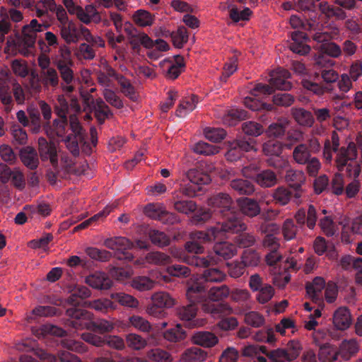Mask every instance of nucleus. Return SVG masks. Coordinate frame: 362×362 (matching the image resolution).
I'll return each mask as SVG.
<instances>
[{
	"label": "nucleus",
	"instance_id": "79ce46f5",
	"mask_svg": "<svg viewBox=\"0 0 362 362\" xmlns=\"http://www.w3.org/2000/svg\"><path fill=\"white\" fill-rule=\"evenodd\" d=\"M68 129V119L67 117H59V118L54 119L52 125V132H49L46 130L48 136H53L55 134L58 137H64L67 133Z\"/></svg>",
	"mask_w": 362,
	"mask_h": 362
},
{
	"label": "nucleus",
	"instance_id": "bf43d9fd",
	"mask_svg": "<svg viewBox=\"0 0 362 362\" xmlns=\"http://www.w3.org/2000/svg\"><path fill=\"white\" fill-rule=\"evenodd\" d=\"M103 88V95L106 102L117 109L122 108L124 107L123 102L117 93L110 87Z\"/></svg>",
	"mask_w": 362,
	"mask_h": 362
},
{
	"label": "nucleus",
	"instance_id": "f8f14e48",
	"mask_svg": "<svg viewBox=\"0 0 362 362\" xmlns=\"http://www.w3.org/2000/svg\"><path fill=\"white\" fill-rule=\"evenodd\" d=\"M97 81L103 87H111L113 85V79L117 81V78L122 75L116 71L107 62L101 64L100 69L96 72Z\"/></svg>",
	"mask_w": 362,
	"mask_h": 362
},
{
	"label": "nucleus",
	"instance_id": "a878e982",
	"mask_svg": "<svg viewBox=\"0 0 362 362\" xmlns=\"http://www.w3.org/2000/svg\"><path fill=\"white\" fill-rule=\"evenodd\" d=\"M214 252L216 255L223 259H229L237 255L238 250L235 245L228 242H223L216 243L214 246Z\"/></svg>",
	"mask_w": 362,
	"mask_h": 362
},
{
	"label": "nucleus",
	"instance_id": "680f3d73",
	"mask_svg": "<svg viewBox=\"0 0 362 362\" xmlns=\"http://www.w3.org/2000/svg\"><path fill=\"white\" fill-rule=\"evenodd\" d=\"M85 138H78L76 135H68L63 139L68 150L74 156L79 153V143L83 142Z\"/></svg>",
	"mask_w": 362,
	"mask_h": 362
},
{
	"label": "nucleus",
	"instance_id": "7c9ffc66",
	"mask_svg": "<svg viewBox=\"0 0 362 362\" xmlns=\"http://www.w3.org/2000/svg\"><path fill=\"white\" fill-rule=\"evenodd\" d=\"M155 280L146 276H137L132 279L131 286L139 291H147L155 288Z\"/></svg>",
	"mask_w": 362,
	"mask_h": 362
},
{
	"label": "nucleus",
	"instance_id": "6e6552de",
	"mask_svg": "<svg viewBox=\"0 0 362 362\" xmlns=\"http://www.w3.org/2000/svg\"><path fill=\"white\" fill-rule=\"evenodd\" d=\"M104 245L108 249L117 252V258L119 259H125L132 261L134 256L132 253L124 252L134 247V243L125 237H114L107 238L104 241Z\"/></svg>",
	"mask_w": 362,
	"mask_h": 362
},
{
	"label": "nucleus",
	"instance_id": "774afa93",
	"mask_svg": "<svg viewBox=\"0 0 362 362\" xmlns=\"http://www.w3.org/2000/svg\"><path fill=\"white\" fill-rule=\"evenodd\" d=\"M268 358L270 362H292V359L284 349H276L269 351Z\"/></svg>",
	"mask_w": 362,
	"mask_h": 362
},
{
	"label": "nucleus",
	"instance_id": "393cba45",
	"mask_svg": "<svg viewBox=\"0 0 362 362\" xmlns=\"http://www.w3.org/2000/svg\"><path fill=\"white\" fill-rule=\"evenodd\" d=\"M83 306L95 310V311L107 313L109 310L116 309V305L110 299L100 298L90 301H86Z\"/></svg>",
	"mask_w": 362,
	"mask_h": 362
},
{
	"label": "nucleus",
	"instance_id": "ea45409f",
	"mask_svg": "<svg viewBox=\"0 0 362 362\" xmlns=\"http://www.w3.org/2000/svg\"><path fill=\"white\" fill-rule=\"evenodd\" d=\"M152 303L160 308H171L174 305V299L166 292L154 293L151 296Z\"/></svg>",
	"mask_w": 362,
	"mask_h": 362
},
{
	"label": "nucleus",
	"instance_id": "bb28decb",
	"mask_svg": "<svg viewBox=\"0 0 362 362\" xmlns=\"http://www.w3.org/2000/svg\"><path fill=\"white\" fill-rule=\"evenodd\" d=\"M57 70V69L52 68L47 71H40V79L44 86L55 88L59 85L61 86L60 75Z\"/></svg>",
	"mask_w": 362,
	"mask_h": 362
},
{
	"label": "nucleus",
	"instance_id": "052dcab7",
	"mask_svg": "<svg viewBox=\"0 0 362 362\" xmlns=\"http://www.w3.org/2000/svg\"><path fill=\"white\" fill-rule=\"evenodd\" d=\"M245 322L253 327H259L264 324V317L256 311H250L244 315Z\"/></svg>",
	"mask_w": 362,
	"mask_h": 362
},
{
	"label": "nucleus",
	"instance_id": "6e6d98bb",
	"mask_svg": "<svg viewBox=\"0 0 362 362\" xmlns=\"http://www.w3.org/2000/svg\"><path fill=\"white\" fill-rule=\"evenodd\" d=\"M148 237L151 243L160 247L167 246L170 244V238L164 232L158 230H150Z\"/></svg>",
	"mask_w": 362,
	"mask_h": 362
},
{
	"label": "nucleus",
	"instance_id": "f03ea898",
	"mask_svg": "<svg viewBox=\"0 0 362 362\" xmlns=\"http://www.w3.org/2000/svg\"><path fill=\"white\" fill-rule=\"evenodd\" d=\"M52 59L59 72L62 90L66 94L73 93L78 79L72 69L74 62L71 58L70 49L66 45L61 46L58 54L55 55Z\"/></svg>",
	"mask_w": 362,
	"mask_h": 362
},
{
	"label": "nucleus",
	"instance_id": "cd10ccee",
	"mask_svg": "<svg viewBox=\"0 0 362 362\" xmlns=\"http://www.w3.org/2000/svg\"><path fill=\"white\" fill-rule=\"evenodd\" d=\"M291 114L300 126L310 127L314 124L315 119L312 113L303 108H292Z\"/></svg>",
	"mask_w": 362,
	"mask_h": 362
},
{
	"label": "nucleus",
	"instance_id": "c756f323",
	"mask_svg": "<svg viewBox=\"0 0 362 362\" xmlns=\"http://www.w3.org/2000/svg\"><path fill=\"white\" fill-rule=\"evenodd\" d=\"M325 287V281L323 278L315 277L312 282L307 283L305 288L308 295L313 300H317L320 298L322 291Z\"/></svg>",
	"mask_w": 362,
	"mask_h": 362
},
{
	"label": "nucleus",
	"instance_id": "423d86ee",
	"mask_svg": "<svg viewBox=\"0 0 362 362\" xmlns=\"http://www.w3.org/2000/svg\"><path fill=\"white\" fill-rule=\"evenodd\" d=\"M62 2L68 12L71 15H76L83 24H99L102 22V13L93 4H89L82 7L76 5L73 0H63Z\"/></svg>",
	"mask_w": 362,
	"mask_h": 362
},
{
	"label": "nucleus",
	"instance_id": "8fccbe9b",
	"mask_svg": "<svg viewBox=\"0 0 362 362\" xmlns=\"http://www.w3.org/2000/svg\"><path fill=\"white\" fill-rule=\"evenodd\" d=\"M76 28L72 23L61 25L60 35L67 44L75 43L78 39L75 33Z\"/></svg>",
	"mask_w": 362,
	"mask_h": 362
},
{
	"label": "nucleus",
	"instance_id": "58836bf2",
	"mask_svg": "<svg viewBox=\"0 0 362 362\" xmlns=\"http://www.w3.org/2000/svg\"><path fill=\"white\" fill-rule=\"evenodd\" d=\"M288 124L289 122L286 119H281L278 122L271 124L266 132L267 136L274 138L283 136Z\"/></svg>",
	"mask_w": 362,
	"mask_h": 362
},
{
	"label": "nucleus",
	"instance_id": "4c0bfd02",
	"mask_svg": "<svg viewBox=\"0 0 362 362\" xmlns=\"http://www.w3.org/2000/svg\"><path fill=\"white\" fill-rule=\"evenodd\" d=\"M317 356L321 362H335L339 358L337 350L334 351L329 344L321 345Z\"/></svg>",
	"mask_w": 362,
	"mask_h": 362
},
{
	"label": "nucleus",
	"instance_id": "473e14b6",
	"mask_svg": "<svg viewBox=\"0 0 362 362\" xmlns=\"http://www.w3.org/2000/svg\"><path fill=\"white\" fill-rule=\"evenodd\" d=\"M198 98L194 95L183 99L178 105L175 112L176 115L179 117H185L196 108Z\"/></svg>",
	"mask_w": 362,
	"mask_h": 362
},
{
	"label": "nucleus",
	"instance_id": "e2e57ef3",
	"mask_svg": "<svg viewBox=\"0 0 362 362\" xmlns=\"http://www.w3.org/2000/svg\"><path fill=\"white\" fill-rule=\"evenodd\" d=\"M243 132L249 136H258L264 132V128L262 124L252 122H245L242 124Z\"/></svg>",
	"mask_w": 362,
	"mask_h": 362
},
{
	"label": "nucleus",
	"instance_id": "1a4fd4ad",
	"mask_svg": "<svg viewBox=\"0 0 362 362\" xmlns=\"http://www.w3.org/2000/svg\"><path fill=\"white\" fill-rule=\"evenodd\" d=\"M38 153L42 161L49 160L54 168L58 165V156L56 145L52 141H48L44 137H40L37 141Z\"/></svg>",
	"mask_w": 362,
	"mask_h": 362
},
{
	"label": "nucleus",
	"instance_id": "37998d69",
	"mask_svg": "<svg viewBox=\"0 0 362 362\" xmlns=\"http://www.w3.org/2000/svg\"><path fill=\"white\" fill-rule=\"evenodd\" d=\"M111 298L117 301L121 305L130 308H137L139 305V300L132 295L124 293H116L111 294Z\"/></svg>",
	"mask_w": 362,
	"mask_h": 362
},
{
	"label": "nucleus",
	"instance_id": "e433bc0d",
	"mask_svg": "<svg viewBox=\"0 0 362 362\" xmlns=\"http://www.w3.org/2000/svg\"><path fill=\"white\" fill-rule=\"evenodd\" d=\"M230 186L239 194L250 195L255 192V186L247 180L234 179L231 180Z\"/></svg>",
	"mask_w": 362,
	"mask_h": 362
},
{
	"label": "nucleus",
	"instance_id": "a19ab883",
	"mask_svg": "<svg viewBox=\"0 0 362 362\" xmlns=\"http://www.w3.org/2000/svg\"><path fill=\"white\" fill-rule=\"evenodd\" d=\"M117 83L120 86V91L122 93L132 101H136L137 100L138 95L135 88L129 79L122 75L120 77L117 78Z\"/></svg>",
	"mask_w": 362,
	"mask_h": 362
},
{
	"label": "nucleus",
	"instance_id": "4d7b16f0",
	"mask_svg": "<svg viewBox=\"0 0 362 362\" xmlns=\"http://www.w3.org/2000/svg\"><path fill=\"white\" fill-rule=\"evenodd\" d=\"M283 151L282 142L276 140H269L262 146V151L266 156H279Z\"/></svg>",
	"mask_w": 362,
	"mask_h": 362
},
{
	"label": "nucleus",
	"instance_id": "69168bd1",
	"mask_svg": "<svg viewBox=\"0 0 362 362\" xmlns=\"http://www.w3.org/2000/svg\"><path fill=\"white\" fill-rule=\"evenodd\" d=\"M165 211L164 206L160 204H149L144 209V213L147 216L159 221Z\"/></svg>",
	"mask_w": 362,
	"mask_h": 362
},
{
	"label": "nucleus",
	"instance_id": "39448f33",
	"mask_svg": "<svg viewBox=\"0 0 362 362\" xmlns=\"http://www.w3.org/2000/svg\"><path fill=\"white\" fill-rule=\"evenodd\" d=\"M221 216L223 220L211 227V231L217 240L228 238L229 235L245 231L247 228V225L237 216L235 211Z\"/></svg>",
	"mask_w": 362,
	"mask_h": 362
},
{
	"label": "nucleus",
	"instance_id": "b1692460",
	"mask_svg": "<svg viewBox=\"0 0 362 362\" xmlns=\"http://www.w3.org/2000/svg\"><path fill=\"white\" fill-rule=\"evenodd\" d=\"M188 288L186 291L187 299L195 304L200 302L204 297L206 288L201 282L188 283Z\"/></svg>",
	"mask_w": 362,
	"mask_h": 362
},
{
	"label": "nucleus",
	"instance_id": "864d4df0",
	"mask_svg": "<svg viewBox=\"0 0 362 362\" xmlns=\"http://www.w3.org/2000/svg\"><path fill=\"white\" fill-rule=\"evenodd\" d=\"M147 358L156 362H172L171 355L166 351L160 349H153L146 353Z\"/></svg>",
	"mask_w": 362,
	"mask_h": 362
},
{
	"label": "nucleus",
	"instance_id": "412c9836",
	"mask_svg": "<svg viewBox=\"0 0 362 362\" xmlns=\"http://www.w3.org/2000/svg\"><path fill=\"white\" fill-rule=\"evenodd\" d=\"M208 356L207 352L199 347L186 349L180 357V362H202Z\"/></svg>",
	"mask_w": 362,
	"mask_h": 362
},
{
	"label": "nucleus",
	"instance_id": "49530a36",
	"mask_svg": "<svg viewBox=\"0 0 362 362\" xmlns=\"http://www.w3.org/2000/svg\"><path fill=\"white\" fill-rule=\"evenodd\" d=\"M184 59L180 56L175 57V63L171 64L165 72V77L170 80H175L183 71L185 68Z\"/></svg>",
	"mask_w": 362,
	"mask_h": 362
},
{
	"label": "nucleus",
	"instance_id": "f704fd0d",
	"mask_svg": "<svg viewBox=\"0 0 362 362\" xmlns=\"http://www.w3.org/2000/svg\"><path fill=\"white\" fill-rule=\"evenodd\" d=\"M292 156L294 161L300 165H305L313 157L307 144L303 143L294 147Z\"/></svg>",
	"mask_w": 362,
	"mask_h": 362
},
{
	"label": "nucleus",
	"instance_id": "aec40b11",
	"mask_svg": "<svg viewBox=\"0 0 362 362\" xmlns=\"http://www.w3.org/2000/svg\"><path fill=\"white\" fill-rule=\"evenodd\" d=\"M238 205L241 213L248 217L253 218L260 214V206L257 201L253 199H238Z\"/></svg>",
	"mask_w": 362,
	"mask_h": 362
},
{
	"label": "nucleus",
	"instance_id": "13d9d810",
	"mask_svg": "<svg viewBox=\"0 0 362 362\" xmlns=\"http://www.w3.org/2000/svg\"><path fill=\"white\" fill-rule=\"evenodd\" d=\"M298 232V227L291 218H287L283 223L281 233L284 238L288 241L294 239Z\"/></svg>",
	"mask_w": 362,
	"mask_h": 362
},
{
	"label": "nucleus",
	"instance_id": "7ed1b4c3",
	"mask_svg": "<svg viewBox=\"0 0 362 362\" xmlns=\"http://www.w3.org/2000/svg\"><path fill=\"white\" fill-rule=\"evenodd\" d=\"M357 156L356 146L354 142L349 143L346 147H341L335 159L338 170L345 171L349 177H358L361 173V166L356 160Z\"/></svg>",
	"mask_w": 362,
	"mask_h": 362
},
{
	"label": "nucleus",
	"instance_id": "0e129e2a",
	"mask_svg": "<svg viewBox=\"0 0 362 362\" xmlns=\"http://www.w3.org/2000/svg\"><path fill=\"white\" fill-rule=\"evenodd\" d=\"M272 197L277 203L286 205L291 198V192L285 187H279L274 191Z\"/></svg>",
	"mask_w": 362,
	"mask_h": 362
},
{
	"label": "nucleus",
	"instance_id": "5fc2aeb1",
	"mask_svg": "<svg viewBox=\"0 0 362 362\" xmlns=\"http://www.w3.org/2000/svg\"><path fill=\"white\" fill-rule=\"evenodd\" d=\"M261 257L255 250H246L241 255V262L245 267H257L260 262Z\"/></svg>",
	"mask_w": 362,
	"mask_h": 362
},
{
	"label": "nucleus",
	"instance_id": "5701e85b",
	"mask_svg": "<svg viewBox=\"0 0 362 362\" xmlns=\"http://www.w3.org/2000/svg\"><path fill=\"white\" fill-rule=\"evenodd\" d=\"M133 50L139 52L141 47L146 49L153 47V40L144 32L138 31L129 41Z\"/></svg>",
	"mask_w": 362,
	"mask_h": 362
},
{
	"label": "nucleus",
	"instance_id": "dca6fc26",
	"mask_svg": "<svg viewBox=\"0 0 362 362\" xmlns=\"http://www.w3.org/2000/svg\"><path fill=\"white\" fill-rule=\"evenodd\" d=\"M86 283L95 289L107 290L112 286V280L106 274L96 272L86 278Z\"/></svg>",
	"mask_w": 362,
	"mask_h": 362
},
{
	"label": "nucleus",
	"instance_id": "0eeeda50",
	"mask_svg": "<svg viewBox=\"0 0 362 362\" xmlns=\"http://www.w3.org/2000/svg\"><path fill=\"white\" fill-rule=\"evenodd\" d=\"M208 205L213 209L215 216H227L235 211L233 199L226 193L212 196L208 199Z\"/></svg>",
	"mask_w": 362,
	"mask_h": 362
},
{
	"label": "nucleus",
	"instance_id": "6ab92c4d",
	"mask_svg": "<svg viewBox=\"0 0 362 362\" xmlns=\"http://www.w3.org/2000/svg\"><path fill=\"white\" fill-rule=\"evenodd\" d=\"M192 341L194 344L205 347L211 348L218 342V337L210 332H197L192 336Z\"/></svg>",
	"mask_w": 362,
	"mask_h": 362
},
{
	"label": "nucleus",
	"instance_id": "20e7f679",
	"mask_svg": "<svg viewBox=\"0 0 362 362\" xmlns=\"http://www.w3.org/2000/svg\"><path fill=\"white\" fill-rule=\"evenodd\" d=\"M43 25L36 19H33L29 24L22 28L21 34H16L13 42V52H18L23 56L30 54L29 49L32 48L36 41L37 32L42 30Z\"/></svg>",
	"mask_w": 362,
	"mask_h": 362
},
{
	"label": "nucleus",
	"instance_id": "4be33fe9",
	"mask_svg": "<svg viewBox=\"0 0 362 362\" xmlns=\"http://www.w3.org/2000/svg\"><path fill=\"white\" fill-rule=\"evenodd\" d=\"M94 115L100 124L104 123L105 119L113 116L109 106L101 98H97L93 101Z\"/></svg>",
	"mask_w": 362,
	"mask_h": 362
},
{
	"label": "nucleus",
	"instance_id": "603ef678",
	"mask_svg": "<svg viewBox=\"0 0 362 362\" xmlns=\"http://www.w3.org/2000/svg\"><path fill=\"white\" fill-rule=\"evenodd\" d=\"M220 149V147L217 146L211 145L204 141H199L195 144L192 147V150L194 153L204 156L215 155L219 153Z\"/></svg>",
	"mask_w": 362,
	"mask_h": 362
},
{
	"label": "nucleus",
	"instance_id": "2f4dec72",
	"mask_svg": "<svg viewBox=\"0 0 362 362\" xmlns=\"http://www.w3.org/2000/svg\"><path fill=\"white\" fill-rule=\"evenodd\" d=\"M285 180L291 187L300 189L305 181V176L301 170L289 169L286 173Z\"/></svg>",
	"mask_w": 362,
	"mask_h": 362
},
{
	"label": "nucleus",
	"instance_id": "2eb2a0df",
	"mask_svg": "<svg viewBox=\"0 0 362 362\" xmlns=\"http://www.w3.org/2000/svg\"><path fill=\"white\" fill-rule=\"evenodd\" d=\"M294 218L299 225L303 226L306 223L308 228L313 229L317 221V211L315 206L310 204L307 211L304 209L298 210Z\"/></svg>",
	"mask_w": 362,
	"mask_h": 362
},
{
	"label": "nucleus",
	"instance_id": "3c124183",
	"mask_svg": "<svg viewBox=\"0 0 362 362\" xmlns=\"http://www.w3.org/2000/svg\"><path fill=\"white\" fill-rule=\"evenodd\" d=\"M134 23L141 27L150 26L153 23L154 18L151 13L145 10H138L133 15Z\"/></svg>",
	"mask_w": 362,
	"mask_h": 362
},
{
	"label": "nucleus",
	"instance_id": "c9c22d12",
	"mask_svg": "<svg viewBox=\"0 0 362 362\" xmlns=\"http://www.w3.org/2000/svg\"><path fill=\"white\" fill-rule=\"evenodd\" d=\"M146 262L157 266H165L172 262L170 255L159 251L151 252L145 257Z\"/></svg>",
	"mask_w": 362,
	"mask_h": 362
},
{
	"label": "nucleus",
	"instance_id": "f3484780",
	"mask_svg": "<svg viewBox=\"0 0 362 362\" xmlns=\"http://www.w3.org/2000/svg\"><path fill=\"white\" fill-rule=\"evenodd\" d=\"M318 8L320 12L328 18H334L336 20L342 21L347 17L345 11L340 6L330 5L326 1L320 2Z\"/></svg>",
	"mask_w": 362,
	"mask_h": 362
},
{
	"label": "nucleus",
	"instance_id": "de8ad7c7",
	"mask_svg": "<svg viewBox=\"0 0 362 362\" xmlns=\"http://www.w3.org/2000/svg\"><path fill=\"white\" fill-rule=\"evenodd\" d=\"M129 323L130 326L141 332L148 333L152 330L151 323L146 319L139 315L129 317Z\"/></svg>",
	"mask_w": 362,
	"mask_h": 362
},
{
	"label": "nucleus",
	"instance_id": "f257e3e1",
	"mask_svg": "<svg viewBox=\"0 0 362 362\" xmlns=\"http://www.w3.org/2000/svg\"><path fill=\"white\" fill-rule=\"evenodd\" d=\"M66 315L69 317L67 325L76 329H91L101 334L111 332L115 327L113 322L105 319H100L93 322V315L83 309L71 308L66 310Z\"/></svg>",
	"mask_w": 362,
	"mask_h": 362
},
{
	"label": "nucleus",
	"instance_id": "72a5a7b5",
	"mask_svg": "<svg viewBox=\"0 0 362 362\" xmlns=\"http://www.w3.org/2000/svg\"><path fill=\"white\" fill-rule=\"evenodd\" d=\"M74 56L77 59L81 60H93L96 56L95 49L90 43H81L74 51Z\"/></svg>",
	"mask_w": 362,
	"mask_h": 362
},
{
	"label": "nucleus",
	"instance_id": "a18cd8bd",
	"mask_svg": "<svg viewBox=\"0 0 362 362\" xmlns=\"http://www.w3.org/2000/svg\"><path fill=\"white\" fill-rule=\"evenodd\" d=\"M230 295V289L226 285L214 286L208 292L209 301L218 302L226 298Z\"/></svg>",
	"mask_w": 362,
	"mask_h": 362
},
{
	"label": "nucleus",
	"instance_id": "9b49d317",
	"mask_svg": "<svg viewBox=\"0 0 362 362\" xmlns=\"http://www.w3.org/2000/svg\"><path fill=\"white\" fill-rule=\"evenodd\" d=\"M290 76L288 71L279 68L271 72L269 83L272 85L274 89L289 90L292 88L291 83L288 81Z\"/></svg>",
	"mask_w": 362,
	"mask_h": 362
},
{
	"label": "nucleus",
	"instance_id": "a211bd4d",
	"mask_svg": "<svg viewBox=\"0 0 362 362\" xmlns=\"http://www.w3.org/2000/svg\"><path fill=\"white\" fill-rule=\"evenodd\" d=\"M20 158L25 166L30 170L38 167L39 159L36 150L32 146H25L20 151Z\"/></svg>",
	"mask_w": 362,
	"mask_h": 362
},
{
	"label": "nucleus",
	"instance_id": "09e8293b",
	"mask_svg": "<svg viewBox=\"0 0 362 362\" xmlns=\"http://www.w3.org/2000/svg\"><path fill=\"white\" fill-rule=\"evenodd\" d=\"M187 177L191 183L197 185H206L211 182L209 175L197 169H190L188 170Z\"/></svg>",
	"mask_w": 362,
	"mask_h": 362
},
{
	"label": "nucleus",
	"instance_id": "338daca9",
	"mask_svg": "<svg viewBox=\"0 0 362 362\" xmlns=\"http://www.w3.org/2000/svg\"><path fill=\"white\" fill-rule=\"evenodd\" d=\"M197 311V308L195 304L191 303L177 308V313L180 320L190 321L196 316Z\"/></svg>",
	"mask_w": 362,
	"mask_h": 362
},
{
	"label": "nucleus",
	"instance_id": "c85d7f7f",
	"mask_svg": "<svg viewBox=\"0 0 362 362\" xmlns=\"http://www.w3.org/2000/svg\"><path fill=\"white\" fill-rule=\"evenodd\" d=\"M255 181L262 187H272L277 183V177L272 170H264L256 175Z\"/></svg>",
	"mask_w": 362,
	"mask_h": 362
},
{
	"label": "nucleus",
	"instance_id": "4468645a",
	"mask_svg": "<svg viewBox=\"0 0 362 362\" xmlns=\"http://www.w3.org/2000/svg\"><path fill=\"white\" fill-rule=\"evenodd\" d=\"M202 310L214 318H221L233 313V309L228 303L214 304L208 300L202 303Z\"/></svg>",
	"mask_w": 362,
	"mask_h": 362
},
{
	"label": "nucleus",
	"instance_id": "c03bdc74",
	"mask_svg": "<svg viewBox=\"0 0 362 362\" xmlns=\"http://www.w3.org/2000/svg\"><path fill=\"white\" fill-rule=\"evenodd\" d=\"M125 340L127 346L134 351L142 350L147 346L146 339L138 334H127L125 337Z\"/></svg>",
	"mask_w": 362,
	"mask_h": 362
},
{
	"label": "nucleus",
	"instance_id": "9d476101",
	"mask_svg": "<svg viewBox=\"0 0 362 362\" xmlns=\"http://www.w3.org/2000/svg\"><path fill=\"white\" fill-rule=\"evenodd\" d=\"M360 349V344L355 338L344 339L339 344L337 354L340 361H347L356 356Z\"/></svg>",
	"mask_w": 362,
	"mask_h": 362
},
{
	"label": "nucleus",
	"instance_id": "ddd939ff",
	"mask_svg": "<svg viewBox=\"0 0 362 362\" xmlns=\"http://www.w3.org/2000/svg\"><path fill=\"white\" fill-rule=\"evenodd\" d=\"M332 323L337 330L344 331L352 324V317L348 308H338L333 313Z\"/></svg>",
	"mask_w": 362,
	"mask_h": 362
}]
</instances>
